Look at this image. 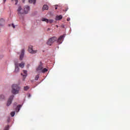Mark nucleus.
I'll return each mask as SVG.
<instances>
[{"instance_id":"f257e3e1","label":"nucleus","mask_w":130,"mask_h":130,"mask_svg":"<svg viewBox=\"0 0 130 130\" xmlns=\"http://www.w3.org/2000/svg\"><path fill=\"white\" fill-rule=\"evenodd\" d=\"M12 88V94H14V95H16V94H19V92L21 88L18 85L13 84Z\"/></svg>"},{"instance_id":"f03ea898","label":"nucleus","mask_w":130,"mask_h":130,"mask_svg":"<svg viewBox=\"0 0 130 130\" xmlns=\"http://www.w3.org/2000/svg\"><path fill=\"white\" fill-rule=\"evenodd\" d=\"M56 40H57V38H56V37H55L50 38L47 42V44L48 45H52L54 42H55V41H56Z\"/></svg>"},{"instance_id":"7ed1b4c3","label":"nucleus","mask_w":130,"mask_h":130,"mask_svg":"<svg viewBox=\"0 0 130 130\" xmlns=\"http://www.w3.org/2000/svg\"><path fill=\"white\" fill-rule=\"evenodd\" d=\"M28 52L34 54L37 52V50H33V46L30 45L28 46Z\"/></svg>"},{"instance_id":"20e7f679","label":"nucleus","mask_w":130,"mask_h":130,"mask_svg":"<svg viewBox=\"0 0 130 130\" xmlns=\"http://www.w3.org/2000/svg\"><path fill=\"white\" fill-rule=\"evenodd\" d=\"M18 14V15H23V14H25V11L23 9H22V7L21 6H19L18 7V9L17 10Z\"/></svg>"},{"instance_id":"39448f33","label":"nucleus","mask_w":130,"mask_h":130,"mask_svg":"<svg viewBox=\"0 0 130 130\" xmlns=\"http://www.w3.org/2000/svg\"><path fill=\"white\" fill-rule=\"evenodd\" d=\"M14 99V95H11L8 99L7 102V106H10V104H12V102H13V100Z\"/></svg>"},{"instance_id":"423d86ee","label":"nucleus","mask_w":130,"mask_h":130,"mask_svg":"<svg viewBox=\"0 0 130 130\" xmlns=\"http://www.w3.org/2000/svg\"><path fill=\"white\" fill-rule=\"evenodd\" d=\"M63 38H64V35H62L59 37L57 41L58 44H61Z\"/></svg>"},{"instance_id":"0eeeda50","label":"nucleus","mask_w":130,"mask_h":130,"mask_svg":"<svg viewBox=\"0 0 130 130\" xmlns=\"http://www.w3.org/2000/svg\"><path fill=\"white\" fill-rule=\"evenodd\" d=\"M42 21L43 22H46V23H50V24H51L53 22V20L50 19L48 20V19L43 18H42Z\"/></svg>"},{"instance_id":"6e6552de","label":"nucleus","mask_w":130,"mask_h":130,"mask_svg":"<svg viewBox=\"0 0 130 130\" xmlns=\"http://www.w3.org/2000/svg\"><path fill=\"white\" fill-rule=\"evenodd\" d=\"M24 54H25V50L22 49L21 50V52L20 55V60H22L23 58L24 57Z\"/></svg>"},{"instance_id":"1a4fd4ad","label":"nucleus","mask_w":130,"mask_h":130,"mask_svg":"<svg viewBox=\"0 0 130 130\" xmlns=\"http://www.w3.org/2000/svg\"><path fill=\"white\" fill-rule=\"evenodd\" d=\"M29 10H30V7L29 6H25L24 9L25 14H28V12H29Z\"/></svg>"},{"instance_id":"9d476101","label":"nucleus","mask_w":130,"mask_h":130,"mask_svg":"<svg viewBox=\"0 0 130 130\" xmlns=\"http://www.w3.org/2000/svg\"><path fill=\"white\" fill-rule=\"evenodd\" d=\"M43 69V67L42 66V62H41V64L39 66L38 68L37 69V72H39V71H42V69Z\"/></svg>"},{"instance_id":"9b49d317","label":"nucleus","mask_w":130,"mask_h":130,"mask_svg":"<svg viewBox=\"0 0 130 130\" xmlns=\"http://www.w3.org/2000/svg\"><path fill=\"white\" fill-rule=\"evenodd\" d=\"M15 73H18L19 72V65L18 64V63H15Z\"/></svg>"},{"instance_id":"f8f14e48","label":"nucleus","mask_w":130,"mask_h":130,"mask_svg":"<svg viewBox=\"0 0 130 130\" xmlns=\"http://www.w3.org/2000/svg\"><path fill=\"white\" fill-rule=\"evenodd\" d=\"M23 74H24L23 75V74L21 73V76H23V80H25V79H26V77H27V71L23 70Z\"/></svg>"},{"instance_id":"ddd939ff","label":"nucleus","mask_w":130,"mask_h":130,"mask_svg":"<svg viewBox=\"0 0 130 130\" xmlns=\"http://www.w3.org/2000/svg\"><path fill=\"white\" fill-rule=\"evenodd\" d=\"M62 19V16L61 15H57L55 18L56 21H59Z\"/></svg>"},{"instance_id":"4468645a","label":"nucleus","mask_w":130,"mask_h":130,"mask_svg":"<svg viewBox=\"0 0 130 130\" xmlns=\"http://www.w3.org/2000/svg\"><path fill=\"white\" fill-rule=\"evenodd\" d=\"M18 67H20V68H21V69H23L24 67H25V62H22L21 63L18 64Z\"/></svg>"},{"instance_id":"2eb2a0df","label":"nucleus","mask_w":130,"mask_h":130,"mask_svg":"<svg viewBox=\"0 0 130 130\" xmlns=\"http://www.w3.org/2000/svg\"><path fill=\"white\" fill-rule=\"evenodd\" d=\"M4 24H5V19H0V26L3 27V26H4Z\"/></svg>"},{"instance_id":"dca6fc26","label":"nucleus","mask_w":130,"mask_h":130,"mask_svg":"<svg viewBox=\"0 0 130 130\" xmlns=\"http://www.w3.org/2000/svg\"><path fill=\"white\" fill-rule=\"evenodd\" d=\"M22 107V105H19L18 106H17L16 108V112H19L20 111V109Z\"/></svg>"},{"instance_id":"f3484780","label":"nucleus","mask_w":130,"mask_h":130,"mask_svg":"<svg viewBox=\"0 0 130 130\" xmlns=\"http://www.w3.org/2000/svg\"><path fill=\"white\" fill-rule=\"evenodd\" d=\"M29 4H33L34 5H35L36 3V0H29Z\"/></svg>"},{"instance_id":"a211bd4d","label":"nucleus","mask_w":130,"mask_h":130,"mask_svg":"<svg viewBox=\"0 0 130 130\" xmlns=\"http://www.w3.org/2000/svg\"><path fill=\"white\" fill-rule=\"evenodd\" d=\"M43 10H48V6L46 5H44L43 7Z\"/></svg>"},{"instance_id":"6ab92c4d","label":"nucleus","mask_w":130,"mask_h":130,"mask_svg":"<svg viewBox=\"0 0 130 130\" xmlns=\"http://www.w3.org/2000/svg\"><path fill=\"white\" fill-rule=\"evenodd\" d=\"M5 96L4 94H1L0 95V100H4L5 99Z\"/></svg>"},{"instance_id":"aec40b11","label":"nucleus","mask_w":130,"mask_h":130,"mask_svg":"<svg viewBox=\"0 0 130 130\" xmlns=\"http://www.w3.org/2000/svg\"><path fill=\"white\" fill-rule=\"evenodd\" d=\"M48 71L46 68H44V69L42 70V73H46Z\"/></svg>"},{"instance_id":"412c9836","label":"nucleus","mask_w":130,"mask_h":130,"mask_svg":"<svg viewBox=\"0 0 130 130\" xmlns=\"http://www.w3.org/2000/svg\"><path fill=\"white\" fill-rule=\"evenodd\" d=\"M29 89V86H26L24 87V91H27Z\"/></svg>"},{"instance_id":"4be33fe9","label":"nucleus","mask_w":130,"mask_h":130,"mask_svg":"<svg viewBox=\"0 0 130 130\" xmlns=\"http://www.w3.org/2000/svg\"><path fill=\"white\" fill-rule=\"evenodd\" d=\"M38 79H39V75H36V76L35 77L36 81H38Z\"/></svg>"},{"instance_id":"5701e85b","label":"nucleus","mask_w":130,"mask_h":130,"mask_svg":"<svg viewBox=\"0 0 130 130\" xmlns=\"http://www.w3.org/2000/svg\"><path fill=\"white\" fill-rule=\"evenodd\" d=\"M11 115L12 117H13V116H15V112H12L11 113Z\"/></svg>"},{"instance_id":"b1692460","label":"nucleus","mask_w":130,"mask_h":130,"mask_svg":"<svg viewBox=\"0 0 130 130\" xmlns=\"http://www.w3.org/2000/svg\"><path fill=\"white\" fill-rule=\"evenodd\" d=\"M10 127V126L9 125H7L5 127V130H8L9 129V128Z\"/></svg>"},{"instance_id":"393cba45","label":"nucleus","mask_w":130,"mask_h":130,"mask_svg":"<svg viewBox=\"0 0 130 130\" xmlns=\"http://www.w3.org/2000/svg\"><path fill=\"white\" fill-rule=\"evenodd\" d=\"M9 26H12L13 28H15L16 27V26H15V25H14V24H9Z\"/></svg>"},{"instance_id":"a878e982","label":"nucleus","mask_w":130,"mask_h":130,"mask_svg":"<svg viewBox=\"0 0 130 130\" xmlns=\"http://www.w3.org/2000/svg\"><path fill=\"white\" fill-rule=\"evenodd\" d=\"M15 2V5H17L18 4V0H14Z\"/></svg>"},{"instance_id":"bb28decb","label":"nucleus","mask_w":130,"mask_h":130,"mask_svg":"<svg viewBox=\"0 0 130 130\" xmlns=\"http://www.w3.org/2000/svg\"><path fill=\"white\" fill-rule=\"evenodd\" d=\"M70 18H68V19H67V21H70Z\"/></svg>"},{"instance_id":"cd10ccee","label":"nucleus","mask_w":130,"mask_h":130,"mask_svg":"<svg viewBox=\"0 0 130 130\" xmlns=\"http://www.w3.org/2000/svg\"><path fill=\"white\" fill-rule=\"evenodd\" d=\"M50 30V28H48L47 31H49Z\"/></svg>"},{"instance_id":"c85d7f7f","label":"nucleus","mask_w":130,"mask_h":130,"mask_svg":"<svg viewBox=\"0 0 130 130\" xmlns=\"http://www.w3.org/2000/svg\"><path fill=\"white\" fill-rule=\"evenodd\" d=\"M28 97H31V94L28 95Z\"/></svg>"},{"instance_id":"c756f323","label":"nucleus","mask_w":130,"mask_h":130,"mask_svg":"<svg viewBox=\"0 0 130 130\" xmlns=\"http://www.w3.org/2000/svg\"><path fill=\"white\" fill-rule=\"evenodd\" d=\"M6 1L7 0H4V3H6Z\"/></svg>"},{"instance_id":"7c9ffc66","label":"nucleus","mask_w":130,"mask_h":130,"mask_svg":"<svg viewBox=\"0 0 130 130\" xmlns=\"http://www.w3.org/2000/svg\"><path fill=\"white\" fill-rule=\"evenodd\" d=\"M55 10H57V7H56V8H55Z\"/></svg>"},{"instance_id":"2f4dec72","label":"nucleus","mask_w":130,"mask_h":130,"mask_svg":"<svg viewBox=\"0 0 130 130\" xmlns=\"http://www.w3.org/2000/svg\"><path fill=\"white\" fill-rule=\"evenodd\" d=\"M1 32H2V29H0V33H1Z\"/></svg>"},{"instance_id":"473e14b6","label":"nucleus","mask_w":130,"mask_h":130,"mask_svg":"<svg viewBox=\"0 0 130 130\" xmlns=\"http://www.w3.org/2000/svg\"><path fill=\"white\" fill-rule=\"evenodd\" d=\"M14 104H15V105H17V103H15Z\"/></svg>"}]
</instances>
